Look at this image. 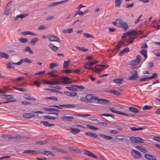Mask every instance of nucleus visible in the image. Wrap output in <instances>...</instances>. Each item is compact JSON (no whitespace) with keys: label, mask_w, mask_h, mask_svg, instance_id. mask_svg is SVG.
Wrapping results in <instances>:
<instances>
[{"label":"nucleus","mask_w":160,"mask_h":160,"mask_svg":"<svg viewBox=\"0 0 160 160\" xmlns=\"http://www.w3.org/2000/svg\"><path fill=\"white\" fill-rule=\"evenodd\" d=\"M108 67L109 66L108 65H102L98 64L96 66L93 68L91 67V66L88 62L86 63L84 65V68L90 70H94V71L96 72H101L103 70L108 68Z\"/></svg>","instance_id":"obj_1"},{"label":"nucleus","mask_w":160,"mask_h":160,"mask_svg":"<svg viewBox=\"0 0 160 160\" xmlns=\"http://www.w3.org/2000/svg\"><path fill=\"white\" fill-rule=\"evenodd\" d=\"M141 32V31L134 30H129L126 33H124L121 38H123L126 37H128L130 40H133L137 37L138 34L140 33Z\"/></svg>","instance_id":"obj_2"},{"label":"nucleus","mask_w":160,"mask_h":160,"mask_svg":"<svg viewBox=\"0 0 160 160\" xmlns=\"http://www.w3.org/2000/svg\"><path fill=\"white\" fill-rule=\"evenodd\" d=\"M130 140L132 143H137L139 144L143 143L144 140L139 137H131Z\"/></svg>","instance_id":"obj_3"},{"label":"nucleus","mask_w":160,"mask_h":160,"mask_svg":"<svg viewBox=\"0 0 160 160\" xmlns=\"http://www.w3.org/2000/svg\"><path fill=\"white\" fill-rule=\"evenodd\" d=\"M131 76H130L128 79L130 80H135L138 78V74L137 71L132 70L130 72Z\"/></svg>","instance_id":"obj_4"},{"label":"nucleus","mask_w":160,"mask_h":160,"mask_svg":"<svg viewBox=\"0 0 160 160\" xmlns=\"http://www.w3.org/2000/svg\"><path fill=\"white\" fill-rule=\"evenodd\" d=\"M94 95L93 94H88L86 96V98L87 101L88 102L87 103H89L92 102L93 100H98V98L95 97H94Z\"/></svg>","instance_id":"obj_5"},{"label":"nucleus","mask_w":160,"mask_h":160,"mask_svg":"<svg viewBox=\"0 0 160 160\" xmlns=\"http://www.w3.org/2000/svg\"><path fill=\"white\" fill-rule=\"evenodd\" d=\"M141 61V57L139 55L136 56V58L135 60L129 61V64L130 65H138Z\"/></svg>","instance_id":"obj_6"},{"label":"nucleus","mask_w":160,"mask_h":160,"mask_svg":"<svg viewBox=\"0 0 160 160\" xmlns=\"http://www.w3.org/2000/svg\"><path fill=\"white\" fill-rule=\"evenodd\" d=\"M129 42H127V44L123 41H119L117 44L116 46V49L118 50L119 48L122 45H124L125 46L128 45L129 43H132L133 41H129Z\"/></svg>","instance_id":"obj_7"},{"label":"nucleus","mask_w":160,"mask_h":160,"mask_svg":"<svg viewBox=\"0 0 160 160\" xmlns=\"http://www.w3.org/2000/svg\"><path fill=\"white\" fill-rule=\"evenodd\" d=\"M131 154L132 156L138 159L141 157V153L139 151L134 149H132V150Z\"/></svg>","instance_id":"obj_8"},{"label":"nucleus","mask_w":160,"mask_h":160,"mask_svg":"<svg viewBox=\"0 0 160 160\" xmlns=\"http://www.w3.org/2000/svg\"><path fill=\"white\" fill-rule=\"evenodd\" d=\"M22 64V61H19L18 62H16V63H13L12 62H7L6 66L7 67V68H8L11 69V68H14V67L13 66V65H21Z\"/></svg>","instance_id":"obj_9"},{"label":"nucleus","mask_w":160,"mask_h":160,"mask_svg":"<svg viewBox=\"0 0 160 160\" xmlns=\"http://www.w3.org/2000/svg\"><path fill=\"white\" fill-rule=\"evenodd\" d=\"M84 153L85 154H86L88 156L91 157L93 158H97L98 157L96 155L92 153L91 152L86 150H84Z\"/></svg>","instance_id":"obj_10"},{"label":"nucleus","mask_w":160,"mask_h":160,"mask_svg":"<svg viewBox=\"0 0 160 160\" xmlns=\"http://www.w3.org/2000/svg\"><path fill=\"white\" fill-rule=\"evenodd\" d=\"M24 98L27 100H32L36 101V99L35 98L32 97H31L30 94L27 92L25 93L23 96Z\"/></svg>","instance_id":"obj_11"},{"label":"nucleus","mask_w":160,"mask_h":160,"mask_svg":"<svg viewBox=\"0 0 160 160\" xmlns=\"http://www.w3.org/2000/svg\"><path fill=\"white\" fill-rule=\"evenodd\" d=\"M23 153L29 154H36L39 153V152L35 150H24Z\"/></svg>","instance_id":"obj_12"},{"label":"nucleus","mask_w":160,"mask_h":160,"mask_svg":"<svg viewBox=\"0 0 160 160\" xmlns=\"http://www.w3.org/2000/svg\"><path fill=\"white\" fill-rule=\"evenodd\" d=\"M118 27L124 28L125 30H127L128 29V26L127 23L122 21L120 23V24L118 25Z\"/></svg>","instance_id":"obj_13"},{"label":"nucleus","mask_w":160,"mask_h":160,"mask_svg":"<svg viewBox=\"0 0 160 160\" xmlns=\"http://www.w3.org/2000/svg\"><path fill=\"white\" fill-rule=\"evenodd\" d=\"M39 152V153H41L43 154H45L47 156H51L52 157H54L55 156V155L52 152L50 151H48L45 150L41 152Z\"/></svg>","instance_id":"obj_14"},{"label":"nucleus","mask_w":160,"mask_h":160,"mask_svg":"<svg viewBox=\"0 0 160 160\" xmlns=\"http://www.w3.org/2000/svg\"><path fill=\"white\" fill-rule=\"evenodd\" d=\"M22 116L25 118H30L32 117H34L35 115L32 113H24L23 114Z\"/></svg>","instance_id":"obj_15"},{"label":"nucleus","mask_w":160,"mask_h":160,"mask_svg":"<svg viewBox=\"0 0 160 160\" xmlns=\"http://www.w3.org/2000/svg\"><path fill=\"white\" fill-rule=\"evenodd\" d=\"M63 93L68 96L74 97L76 96L77 95V93L75 92H70L69 91H64Z\"/></svg>","instance_id":"obj_16"},{"label":"nucleus","mask_w":160,"mask_h":160,"mask_svg":"<svg viewBox=\"0 0 160 160\" xmlns=\"http://www.w3.org/2000/svg\"><path fill=\"white\" fill-rule=\"evenodd\" d=\"M97 100V102L99 103L107 104L109 103V101L108 100L105 99H99L98 98V99Z\"/></svg>","instance_id":"obj_17"},{"label":"nucleus","mask_w":160,"mask_h":160,"mask_svg":"<svg viewBox=\"0 0 160 160\" xmlns=\"http://www.w3.org/2000/svg\"><path fill=\"white\" fill-rule=\"evenodd\" d=\"M10 2H9L7 3L6 7H5V8L4 9V14L6 16L8 15L10 13L9 10H10V8H8V6L9 5Z\"/></svg>","instance_id":"obj_18"},{"label":"nucleus","mask_w":160,"mask_h":160,"mask_svg":"<svg viewBox=\"0 0 160 160\" xmlns=\"http://www.w3.org/2000/svg\"><path fill=\"white\" fill-rule=\"evenodd\" d=\"M61 118L63 120L69 122L72 121L73 118L71 116H64L62 117Z\"/></svg>","instance_id":"obj_19"},{"label":"nucleus","mask_w":160,"mask_h":160,"mask_svg":"<svg viewBox=\"0 0 160 160\" xmlns=\"http://www.w3.org/2000/svg\"><path fill=\"white\" fill-rule=\"evenodd\" d=\"M144 157L149 160H156V158L155 157L148 154H145Z\"/></svg>","instance_id":"obj_20"},{"label":"nucleus","mask_w":160,"mask_h":160,"mask_svg":"<svg viewBox=\"0 0 160 160\" xmlns=\"http://www.w3.org/2000/svg\"><path fill=\"white\" fill-rule=\"evenodd\" d=\"M86 136H88L91 138H96L97 137V135L95 133H93L92 132H86L85 133Z\"/></svg>","instance_id":"obj_21"},{"label":"nucleus","mask_w":160,"mask_h":160,"mask_svg":"<svg viewBox=\"0 0 160 160\" xmlns=\"http://www.w3.org/2000/svg\"><path fill=\"white\" fill-rule=\"evenodd\" d=\"M47 37L48 40H59L58 37L51 34L48 35Z\"/></svg>","instance_id":"obj_22"},{"label":"nucleus","mask_w":160,"mask_h":160,"mask_svg":"<svg viewBox=\"0 0 160 160\" xmlns=\"http://www.w3.org/2000/svg\"><path fill=\"white\" fill-rule=\"evenodd\" d=\"M130 51V49L129 48H124L122 51H121L118 54V55L119 56H122L123 54L128 52Z\"/></svg>","instance_id":"obj_23"},{"label":"nucleus","mask_w":160,"mask_h":160,"mask_svg":"<svg viewBox=\"0 0 160 160\" xmlns=\"http://www.w3.org/2000/svg\"><path fill=\"white\" fill-rule=\"evenodd\" d=\"M70 129L71 131V132L73 134H76L80 132V130L79 129L76 128H70Z\"/></svg>","instance_id":"obj_24"},{"label":"nucleus","mask_w":160,"mask_h":160,"mask_svg":"<svg viewBox=\"0 0 160 160\" xmlns=\"http://www.w3.org/2000/svg\"><path fill=\"white\" fill-rule=\"evenodd\" d=\"M11 139L12 140L15 142H18L20 141L21 139V138L20 135H18L14 137H11Z\"/></svg>","instance_id":"obj_25"},{"label":"nucleus","mask_w":160,"mask_h":160,"mask_svg":"<svg viewBox=\"0 0 160 160\" xmlns=\"http://www.w3.org/2000/svg\"><path fill=\"white\" fill-rule=\"evenodd\" d=\"M61 79L63 80L62 81V82L66 84L69 83L70 84V83L68 80L70 79V78L68 77H62Z\"/></svg>","instance_id":"obj_26"},{"label":"nucleus","mask_w":160,"mask_h":160,"mask_svg":"<svg viewBox=\"0 0 160 160\" xmlns=\"http://www.w3.org/2000/svg\"><path fill=\"white\" fill-rule=\"evenodd\" d=\"M0 56L3 58L8 59L9 58V56L7 53L2 52H0Z\"/></svg>","instance_id":"obj_27"},{"label":"nucleus","mask_w":160,"mask_h":160,"mask_svg":"<svg viewBox=\"0 0 160 160\" xmlns=\"http://www.w3.org/2000/svg\"><path fill=\"white\" fill-rule=\"evenodd\" d=\"M73 30V29L72 28L63 29L62 31V32L64 33H70L72 32Z\"/></svg>","instance_id":"obj_28"},{"label":"nucleus","mask_w":160,"mask_h":160,"mask_svg":"<svg viewBox=\"0 0 160 160\" xmlns=\"http://www.w3.org/2000/svg\"><path fill=\"white\" fill-rule=\"evenodd\" d=\"M99 135L102 138L107 140H111L113 138L112 137L106 136L103 134H99Z\"/></svg>","instance_id":"obj_29"},{"label":"nucleus","mask_w":160,"mask_h":160,"mask_svg":"<svg viewBox=\"0 0 160 160\" xmlns=\"http://www.w3.org/2000/svg\"><path fill=\"white\" fill-rule=\"evenodd\" d=\"M129 110L131 112L135 113H138L139 112V110L138 109L133 107H129Z\"/></svg>","instance_id":"obj_30"},{"label":"nucleus","mask_w":160,"mask_h":160,"mask_svg":"<svg viewBox=\"0 0 160 160\" xmlns=\"http://www.w3.org/2000/svg\"><path fill=\"white\" fill-rule=\"evenodd\" d=\"M107 92L108 93H113L115 95H119L120 94V92L118 91L113 90H108Z\"/></svg>","instance_id":"obj_31"},{"label":"nucleus","mask_w":160,"mask_h":160,"mask_svg":"<svg viewBox=\"0 0 160 160\" xmlns=\"http://www.w3.org/2000/svg\"><path fill=\"white\" fill-rule=\"evenodd\" d=\"M141 54L145 57V59L147 58V51L146 50L143 49L140 51Z\"/></svg>","instance_id":"obj_32"},{"label":"nucleus","mask_w":160,"mask_h":160,"mask_svg":"<svg viewBox=\"0 0 160 160\" xmlns=\"http://www.w3.org/2000/svg\"><path fill=\"white\" fill-rule=\"evenodd\" d=\"M83 35L87 38H90L92 39H96L93 36L91 35L90 34L84 33H83Z\"/></svg>","instance_id":"obj_33"},{"label":"nucleus","mask_w":160,"mask_h":160,"mask_svg":"<svg viewBox=\"0 0 160 160\" xmlns=\"http://www.w3.org/2000/svg\"><path fill=\"white\" fill-rule=\"evenodd\" d=\"M22 34L24 35H36V34L30 31H25L22 32Z\"/></svg>","instance_id":"obj_34"},{"label":"nucleus","mask_w":160,"mask_h":160,"mask_svg":"<svg viewBox=\"0 0 160 160\" xmlns=\"http://www.w3.org/2000/svg\"><path fill=\"white\" fill-rule=\"evenodd\" d=\"M22 61V63L23 62H26L28 63H30L32 62V61L29 60L27 58H25L22 59H21L20 61Z\"/></svg>","instance_id":"obj_35"},{"label":"nucleus","mask_w":160,"mask_h":160,"mask_svg":"<svg viewBox=\"0 0 160 160\" xmlns=\"http://www.w3.org/2000/svg\"><path fill=\"white\" fill-rule=\"evenodd\" d=\"M49 47L52 51H57L58 48L57 47H56L51 44H49Z\"/></svg>","instance_id":"obj_36"},{"label":"nucleus","mask_w":160,"mask_h":160,"mask_svg":"<svg viewBox=\"0 0 160 160\" xmlns=\"http://www.w3.org/2000/svg\"><path fill=\"white\" fill-rule=\"evenodd\" d=\"M122 0H115V6L119 7L122 2Z\"/></svg>","instance_id":"obj_37"},{"label":"nucleus","mask_w":160,"mask_h":160,"mask_svg":"<svg viewBox=\"0 0 160 160\" xmlns=\"http://www.w3.org/2000/svg\"><path fill=\"white\" fill-rule=\"evenodd\" d=\"M113 81V82L116 83L121 84L123 81V79H114Z\"/></svg>","instance_id":"obj_38"},{"label":"nucleus","mask_w":160,"mask_h":160,"mask_svg":"<svg viewBox=\"0 0 160 160\" xmlns=\"http://www.w3.org/2000/svg\"><path fill=\"white\" fill-rule=\"evenodd\" d=\"M64 104L63 105H60L59 106L56 105H53L50 106V107H54L57 108L58 109H62L63 108V107H64Z\"/></svg>","instance_id":"obj_39"},{"label":"nucleus","mask_w":160,"mask_h":160,"mask_svg":"<svg viewBox=\"0 0 160 160\" xmlns=\"http://www.w3.org/2000/svg\"><path fill=\"white\" fill-rule=\"evenodd\" d=\"M143 129L142 127H139L137 128L136 127H132L130 128V129L132 131H140L142 130Z\"/></svg>","instance_id":"obj_40"},{"label":"nucleus","mask_w":160,"mask_h":160,"mask_svg":"<svg viewBox=\"0 0 160 160\" xmlns=\"http://www.w3.org/2000/svg\"><path fill=\"white\" fill-rule=\"evenodd\" d=\"M64 108H73L75 107V105L72 104H64Z\"/></svg>","instance_id":"obj_41"},{"label":"nucleus","mask_w":160,"mask_h":160,"mask_svg":"<svg viewBox=\"0 0 160 160\" xmlns=\"http://www.w3.org/2000/svg\"><path fill=\"white\" fill-rule=\"evenodd\" d=\"M24 50L25 52H28L30 54L33 53L32 50L29 47H26L24 49Z\"/></svg>","instance_id":"obj_42"},{"label":"nucleus","mask_w":160,"mask_h":160,"mask_svg":"<svg viewBox=\"0 0 160 160\" xmlns=\"http://www.w3.org/2000/svg\"><path fill=\"white\" fill-rule=\"evenodd\" d=\"M3 96L6 97V98H5L7 99H12L13 98V96L11 95H4Z\"/></svg>","instance_id":"obj_43"},{"label":"nucleus","mask_w":160,"mask_h":160,"mask_svg":"<svg viewBox=\"0 0 160 160\" xmlns=\"http://www.w3.org/2000/svg\"><path fill=\"white\" fill-rule=\"evenodd\" d=\"M70 62V60H68V61H65L63 64V66L64 68H68L69 66V63Z\"/></svg>","instance_id":"obj_44"},{"label":"nucleus","mask_w":160,"mask_h":160,"mask_svg":"<svg viewBox=\"0 0 160 160\" xmlns=\"http://www.w3.org/2000/svg\"><path fill=\"white\" fill-rule=\"evenodd\" d=\"M75 48H76L81 51H82L83 52H85L88 51V48L85 49L83 47H78V46H76L75 47Z\"/></svg>","instance_id":"obj_45"},{"label":"nucleus","mask_w":160,"mask_h":160,"mask_svg":"<svg viewBox=\"0 0 160 160\" xmlns=\"http://www.w3.org/2000/svg\"><path fill=\"white\" fill-rule=\"evenodd\" d=\"M51 84H51V85H55L56 84H59L60 83V82L59 81H57L55 79H54L51 81Z\"/></svg>","instance_id":"obj_46"},{"label":"nucleus","mask_w":160,"mask_h":160,"mask_svg":"<svg viewBox=\"0 0 160 160\" xmlns=\"http://www.w3.org/2000/svg\"><path fill=\"white\" fill-rule=\"evenodd\" d=\"M26 14H20L16 16L15 17V20H16L18 18H21L22 19L23 18L27 16Z\"/></svg>","instance_id":"obj_47"},{"label":"nucleus","mask_w":160,"mask_h":160,"mask_svg":"<svg viewBox=\"0 0 160 160\" xmlns=\"http://www.w3.org/2000/svg\"><path fill=\"white\" fill-rule=\"evenodd\" d=\"M2 136L5 139H10L11 138V137L9 134H4L2 135Z\"/></svg>","instance_id":"obj_48"},{"label":"nucleus","mask_w":160,"mask_h":160,"mask_svg":"<svg viewBox=\"0 0 160 160\" xmlns=\"http://www.w3.org/2000/svg\"><path fill=\"white\" fill-rule=\"evenodd\" d=\"M47 141L45 140L42 141H38L36 142L37 145H43L47 143Z\"/></svg>","instance_id":"obj_49"},{"label":"nucleus","mask_w":160,"mask_h":160,"mask_svg":"<svg viewBox=\"0 0 160 160\" xmlns=\"http://www.w3.org/2000/svg\"><path fill=\"white\" fill-rule=\"evenodd\" d=\"M152 108V107L147 105L144 106L142 108L143 110H149L151 109Z\"/></svg>","instance_id":"obj_50"},{"label":"nucleus","mask_w":160,"mask_h":160,"mask_svg":"<svg viewBox=\"0 0 160 160\" xmlns=\"http://www.w3.org/2000/svg\"><path fill=\"white\" fill-rule=\"evenodd\" d=\"M71 86L72 87H66V88L70 90L73 91H77V88L72 87L73 86Z\"/></svg>","instance_id":"obj_51"},{"label":"nucleus","mask_w":160,"mask_h":160,"mask_svg":"<svg viewBox=\"0 0 160 160\" xmlns=\"http://www.w3.org/2000/svg\"><path fill=\"white\" fill-rule=\"evenodd\" d=\"M45 118H47L49 119H52L53 120H55L56 119L55 117H52L48 115H46L44 117Z\"/></svg>","instance_id":"obj_52"},{"label":"nucleus","mask_w":160,"mask_h":160,"mask_svg":"<svg viewBox=\"0 0 160 160\" xmlns=\"http://www.w3.org/2000/svg\"><path fill=\"white\" fill-rule=\"evenodd\" d=\"M58 64L56 63H51L50 64L49 68L51 69L53 68L54 67H56Z\"/></svg>","instance_id":"obj_53"},{"label":"nucleus","mask_w":160,"mask_h":160,"mask_svg":"<svg viewBox=\"0 0 160 160\" xmlns=\"http://www.w3.org/2000/svg\"><path fill=\"white\" fill-rule=\"evenodd\" d=\"M40 123V124L42 123L43 125L46 127H49V123L47 121H41Z\"/></svg>","instance_id":"obj_54"},{"label":"nucleus","mask_w":160,"mask_h":160,"mask_svg":"<svg viewBox=\"0 0 160 160\" xmlns=\"http://www.w3.org/2000/svg\"><path fill=\"white\" fill-rule=\"evenodd\" d=\"M15 89L16 90H18L22 92L27 91V89H26L25 88H15Z\"/></svg>","instance_id":"obj_55"},{"label":"nucleus","mask_w":160,"mask_h":160,"mask_svg":"<svg viewBox=\"0 0 160 160\" xmlns=\"http://www.w3.org/2000/svg\"><path fill=\"white\" fill-rule=\"evenodd\" d=\"M46 99H52L54 101H58V98L55 97H48L46 98Z\"/></svg>","instance_id":"obj_56"},{"label":"nucleus","mask_w":160,"mask_h":160,"mask_svg":"<svg viewBox=\"0 0 160 160\" xmlns=\"http://www.w3.org/2000/svg\"><path fill=\"white\" fill-rule=\"evenodd\" d=\"M41 83L38 80H36L34 82V85L37 86L38 88L40 86Z\"/></svg>","instance_id":"obj_57"},{"label":"nucleus","mask_w":160,"mask_h":160,"mask_svg":"<svg viewBox=\"0 0 160 160\" xmlns=\"http://www.w3.org/2000/svg\"><path fill=\"white\" fill-rule=\"evenodd\" d=\"M75 115L80 116L82 117H87L91 116L90 114H74Z\"/></svg>","instance_id":"obj_58"},{"label":"nucleus","mask_w":160,"mask_h":160,"mask_svg":"<svg viewBox=\"0 0 160 160\" xmlns=\"http://www.w3.org/2000/svg\"><path fill=\"white\" fill-rule=\"evenodd\" d=\"M61 2H54L50 6H56L59 4H61Z\"/></svg>","instance_id":"obj_59"},{"label":"nucleus","mask_w":160,"mask_h":160,"mask_svg":"<svg viewBox=\"0 0 160 160\" xmlns=\"http://www.w3.org/2000/svg\"><path fill=\"white\" fill-rule=\"evenodd\" d=\"M43 109L45 111H48L49 112H53V108H44Z\"/></svg>","instance_id":"obj_60"},{"label":"nucleus","mask_w":160,"mask_h":160,"mask_svg":"<svg viewBox=\"0 0 160 160\" xmlns=\"http://www.w3.org/2000/svg\"><path fill=\"white\" fill-rule=\"evenodd\" d=\"M134 3L133 2H132L131 3L126 5V8H132L134 6Z\"/></svg>","instance_id":"obj_61"},{"label":"nucleus","mask_w":160,"mask_h":160,"mask_svg":"<svg viewBox=\"0 0 160 160\" xmlns=\"http://www.w3.org/2000/svg\"><path fill=\"white\" fill-rule=\"evenodd\" d=\"M148 47V45L146 43H143L141 44V48L142 49L146 48Z\"/></svg>","instance_id":"obj_62"},{"label":"nucleus","mask_w":160,"mask_h":160,"mask_svg":"<svg viewBox=\"0 0 160 160\" xmlns=\"http://www.w3.org/2000/svg\"><path fill=\"white\" fill-rule=\"evenodd\" d=\"M72 86H74L75 87H76L77 88L79 89H85V88L83 87L82 86L80 85V86H78L76 85H72Z\"/></svg>","instance_id":"obj_63"},{"label":"nucleus","mask_w":160,"mask_h":160,"mask_svg":"<svg viewBox=\"0 0 160 160\" xmlns=\"http://www.w3.org/2000/svg\"><path fill=\"white\" fill-rule=\"evenodd\" d=\"M46 28L44 25L40 26L38 28V29L39 30H44Z\"/></svg>","instance_id":"obj_64"}]
</instances>
